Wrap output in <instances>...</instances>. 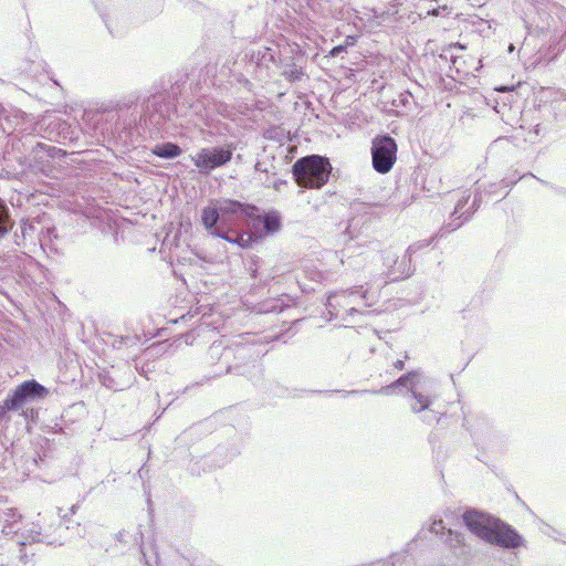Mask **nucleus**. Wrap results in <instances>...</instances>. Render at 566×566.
Masks as SVG:
<instances>
[{"mask_svg": "<svg viewBox=\"0 0 566 566\" xmlns=\"http://www.w3.org/2000/svg\"><path fill=\"white\" fill-rule=\"evenodd\" d=\"M292 172L300 187L319 189L328 182L332 165L327 158L312 155L297 159Z\"/></svg>", "mask_w": 566, "mask_h": 566, "instance_id": "1", "label": "nucleus"}, {"mask_svg": "<svg viewBox=\"0 0 566 566\" xmlns=\"http://www.w3.org/2000/svg\"><path fill=\"white\" fill-rule=\"evenodd\" d=\"M370 153L373 168L385 175L397 161L398 145L389 135H377L371 142Z\"/></svg>", "mask_w": 566, "mask_h": 566, "instance_id": "2", "label": "nucleus"}, {"mask_svg": "<svg viewBox=\"0 0 566 566\" xmlns=\"http://www.w3.org/2000/svg\"><path fill=\"white\" fill-rule=\"evenodd\" d=\"M232 150L231 146L201 148L195 156H191V160L201 174H209L228 164L232 158Z\"/></svg>", "mask_w": 566, "mask_h": 566, "instance_id": "3", "label": "nucleus"}, {"mask_svg": "<svg viewBox=\"0 0 566 566\" xmlns=\"http://www.w3.org/2000/svg\"><path fill=\"white\" fill-rule=\"evenodd\" d=\"M221 224H234L240 216L254 219L259 208L254 205L241 202L233 199H224L219 206Z\"/></svg>", "mask_w": 566, "mask_h": 566, "instance_id": "4", "label": "nucleus"}, {"mask_svg": "<svg viewBox=\"0 0 566 566\" xmlns=\"http://www.w3.org/2000/svg\"><path fill=\"white\" fill-rule=\"evenodd\" d=\"M49 394L48 389L35 380H27L17 386L12 395L8 396L11 407L21 408L29 398H43Z\"/></svg>", "mask_w": 566, "mask_h": 566, "instance_id": "5", "label": "nucleus"}, {"mask_svg": "<svg viewBox=\"0 0 566 566\" xmlns=\"http://www.w3.org/2000/svg\"><path fill=\"white\" fill-rule=\"evenodd\" d=\"M505 548H516L522 545V537L511 526L494 521L490 536L485 541Z\"/></svg>", "mask_w": 566, "mask_h": 566, "instance_id": "6", "label": "nucleus"}, {"mask_svg": "<svg viewBox=\"0 0 566 566\" xmlns=\"http://www.w3.org/2000/svg\"><path fill=\"white\" fill-rule=\"evenodd\" d=\"M415 269L412 265V255L406 251L402 255L392 260V264L385 272L388 282H399L410 277Z\"/></svg>", "mask_w": 566, "mask_h": 566, "instance_id": "7", "label": "nucleus"}, {"mask_svg": "<svg viewBox=\"0 0 566 566\" xmlns=\"http://www.w3.org/2000/svg\"><path fill=\"white\" fill-rule=\"evenodd\" d=\"M463 522L473 534L484 541L490 536L494 523L488 515L475 511H467L463 514Z\"/></svg>", "mask_w": 566, "mask_h": 566, "instance_id": "8", "label": "nucleus"}, {"mask_svg": "<svg viewBox=\"0 0 566 566\" xmlns=\"http://www.w3.org/2000/svg\"><path fill=\"white\" fill-rule=\"evenodd\" d=\"M254 219L263 221L264 229L268 234L279 232L282 228L281 216L275 210L269 211L262 217L255 214Z\"/></svg>", "mask_w": 566, "mask_h": 566, "instance_id": "9", "label": "nucleus"}, {"mask_svg": "<svg viewBox=\"0 0 566 566\" xmlns=\"http://www.w3.org/2000/svg\"><path fill=\"white\" fill-rule=\"evenodd\" d=\"M201 220L206 229L212 230V233L218 230L216 228L218 221H221L219 207H206L201 213Z\"/></svg>", "mask_w": 566, "mask_h": 566, "instance_id": "10", "label": "nucleus"}, {"mask_svg": "<svg viewBox=\"0 0 566 566\" xmlns=\"http://www.w3.org/2000/svg\"><path fill=\"white\" fill-rule=\"evenodd\" d=\"M153 154L160 158H175L181 154V149L178 145L172 143H165L158 145L153 149Z\"/></svg>", "mask_w": 566, "mask_h": 566, "instance_id": "11", "label": "nucleus"}, {"mask_svg": "<svg viewBox=\"0 0 566 566\" xmlns=\"http://www.w3.org/2000/svg\"><path fill=\"white\" fill-rule=\"evenodd\" d=\"M213 235H217L230 243L238 244L241 248H249L253 242V238L251 235H245L243 233L239 234L235 239H232L228 235L227 232H221L220 230H216L213 232Z\"/></svg>", "mask_w": 566, "mask_h": 566, "instance_id": "12", "label": "nucleus"}, {"mask_svg": "<svg viewBox=\"0 0 566 566\" xmlns=\"http://www.w3.org/2000/svg\"><path fill=\"white\" fill-rule=\"evenodd\" d=\"M412 399L413 401L410 403V407L415 412H420L430 405V399L421 394L412 392Z\"/></svg>", "mask_w": 566, "mask_h": 566, "instance_id": "13", "label": "nucleus"}, {"mask_svg": "<svg viewBox=\"0 0 566 566\" xmlns=\"http://www.w3.org/2000/svg\"><path fill=\"white\" fill-rule=\"evenodd\" d=\"M283 75H284L285 80H287L289 82H295V81L302 80L304 72L301 67H297L296 65H292L289 70H286L284 72Z\"/></svg>", "mask_w": 566, "mask_h": 566, "instance_id": "14", "label": "nucleus"}, {"mask_svg": "<svg viewBox=\"0 0 566 566\" xmlns=\"http://www.w3.org/2000/svg\"><path fill=\"white\" fill-rule=\"evenodd\" d=\"M9 228V214L6 207L0 203V235L7 233Z\"/></svg>", "mask_w": 566, "mask_h": 566, "instance_id": "15", "label": "nucleus"}, {"mask_svg": "<svg viewBox=\"0 0 566 566\" xmlns=\"http://www.w3.org/2000/svg\"><path fill=\"white\" fill-rule=\"evenodd\" d=\"M417 378V373H408L403 376H401L395 384L394 386H409V385H412L415 379Z\"/></svg>", "mask_w": 566, "mask_h": 566, "instance_id": "16", "label": "nucleus"}, {"mask_svg": "<svg viewBox=\"0 0 566 566\" xmlns=\"http://www.w3.org/2000/svg\"><path fill=\"white\" fill-rule=\"evenodd\" d=\"M355 42V38L347 36V43L345 45H336L329 51L331 56H337L339 53L344 52L347 45H352Z\"/></svg>", "mask_w": 566, "mask_h": 566, "instance_id": "17", "label": "nucleus"}, {"mask_svg": "<svg viewBox=\"0 0 566 566\" xmlns=\"http://www.w3.org/2000/svg\"><path fill=\"white\" fill-rule=\"evenodd\" d=\"M10 410H14V408L11 407L8 398H6L2 405H0V419L3 418Z\"/></svg>", "mask_w": 566, "mask_h": 566, "instance_id": "18", "label": "nucleus"}, {"mask_svg": "<svg viewBox=\"0 0 566 566\" xmlns=\"http://www.w3.org/2000/svg\"><path fill=\"white\" fill-rule=\"evenodd\" d=\"M403 366H405V364H403V361H402V360H397V361L395 363V367H396L398 370L403 369Z\"/></svg>", "mask_w": 566, "mask_h": 566, "instance_id": "19", "label": "nucleus"}, {"mask_svg": "<svg viewBox=\"0 0 566 566\" xmlns=\"http://www.w3.org/2000/svg\"><path fill=\"white\" fill-rule=\"evenodd\" d=\"M454 48H459V49H464V45L460 44V43H455L453 44Z\"/></svg>", "mask_w": 566, "mask_h": 566, "instance_id": "20", "label": "nucleus"}, {"mask_svg": "<svg viewBox=\"0 0 566 566\" xmlns=\"http://www.w3.org/2000/svg\"><path fill=\"white\" fill-rule=\"evenodd\" d=\"M499 91H500V92H509V91H510V88H509V87H501V88H499Z\"/></svg>", "mask_w": 566, "mask_h": 566, "instance_id": "21", "label": "nucleus"}, {"mask_svg": "<svg viewBox=\"0 0 566 566\" xmlns=\"http://www.w3.org/2000/svg\"><path fill=\"white\" fill-rule=\"evenodd\" d=\"M431 14H433V15H438V11H437V10H432V11H431Z\"/></svg>", "mask_w": 566, "mask_h": 566, "instance_id": "22", "label": "nucleus"}]
</instances>
